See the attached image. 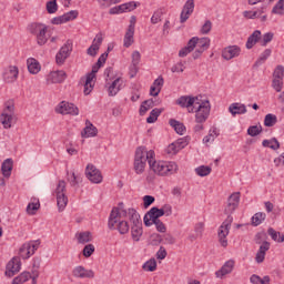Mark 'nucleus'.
<instances>
[{"label":"nucleus","mask_w":284,"mask_h":284,"mask_svg":"<svg viewBox=\"0 0 284 284\" xmlns=\"http://www.w3.org/2000/svg\"><path fill=\"white\" fill-rule=\"evenodd\" d=\"M78 243L80 245H85V243H91L92 241V233L90 231L80 232L77 234Z\"/></svg>","instance_id":"4c0bfd02"},{"label":"nucleus","mask_w":284,"mask_h":284,"mask_svg":"<svg viewBox=\"0 0 284 284\" xmlns=\"http://www.w3.org/2000/svg\"><path fill=\"white\" fill-rule=\"evenodd\" d=\"M216 136H219L216 130L210 131V133L206 136H204L203 143H212L214 139H216Z\"/></svg>","instance_id":"69168bd1"},{"label":"nucleus","mask_w":284,"mask_h":284,"mask_svg":"<svg viewBox=\"0 0 284 284\" xmlns=\"http://www.w3.org/2000/svg\"><path fill=\"white\" fill-rule=\"evenodd\" d=\"M100 69H101V67H99V64L95 63L92 67L91 72L87 74L85 82H84V90H83L85 97H88V94H90V92H92V90H94V84H92V81H94V79H97V72H99Z\"/></svg>","instance_id":"9b49d317"},{"label":"nucleus","mask_w":284,"mask_h":284,"mask_svg":"<svg viewBox=\"0 0 284 284\" xmlns=\"http://www.w3.org/2000/svg\"><path fill=\"white\" fill-rule=\"evenodd\" d=\"M169 125H171V128L174 129L176 134H180V135L185 134V124L181 123L180 121H178L175 119H171L169 121Z\"/></svg>","instance_id":"e433bc0d"},{"label":"nucleus","mask_w":284,"mask_h":284,"mask_svg":"<svg viewBox=\"0 0 284 284\" xmlns=\"http://www.w3.org/2000/svg\"><path fill=\"white\" fill-rule=\"evenodd\" d=\"M139 63H141V52L139 51H133L132 53V64H131V77H135L136 72H139Z\"/></svg>","instance_id":"473e14b6"},{"label":"nucleus","mask_w":284,"mask_h":284,"mask_svg":"<svg viewBox=\"0 0 284 284\" xmlns=\"http://www.w3.org/2000/svg\"><path fill=\"white\" fill-rule=\"evenodd\" d=\"M131 236L133 241H141V236H143V224H133L131 226Z\"/></svg>","instance_id":"72a5a7b5"},{"label":"nucleus","mask_w":284,"mask_h":284,"mask_svg":"<svg viewBox=\"0 0 284 284\" xmlns=\"http://www.w3.org/2000/svg\"><path fill=\"white\" fill-rule=\"evenodd\" d=\"M82 254L85 258H90L94 254V246L92 244H88L84 246Z\"/></svg>","instance_id":"bf43d9fd"},{"label":"nucleus","mask_w":284,"mask_h":284,"mask_svg":"<svg viewBox=\"0 0 284 284\" xmlns=\"http://www.w3.org/2000/svg\"><path fill=\"white\" fill-rule=\"evenodd\" d=\"M102 43H103V37L101 34H97L92 44L87 50V54H89V57H97Z\"/></svg>","instance_id":"aec40b11"},{"label":"nucleus","mask_w":284,"mask_h":284,"mask_svg":"<svg viewBox=\"0 0 284 284\" xmlns=\"http://www.w3.org/2000/svg\"><path fill=\"white\" fill-rule=\"evenodd\" d=\"M261 41V30H255L246 41V50H252Z\"/></svg>","instance_id":"c756f323"},{"label":"nucleus","mask_w":284,"mask_h":284,"mask_svg":"<svg viewBox=\"0 0 284 284\" xmlns=\"http://www.w3.org/2000/svg\"><path fill=\"white\" fill-rule=\"evenodd\" d=\"M240 54L241 48H239V45L227 47L222 52V57L225 59V61H231V59H235V57H239Z\"/></svg>","instance_id":"4be33fe9"},{"label":"nucleus","mask_w":284,"mask_h":284,"mask_svg":"<svg viewBox=\"0 0 284 284\" xmlns=\"http://www.w3.org/2000/svg\"><path fill=\"white\" fill-rule=\"evenodd\" d=\"M186 145H187V141L183 139H179L178 141L171 143L168 146L166 152L168 154H179V152H181V150H183V148H185Z\"/></svg>","instance_id":"5701e85b"},{"label":"nucleus","mask_w":284,"mask_h":284,"mask_svg":"<svg viewBox=\"0 0 284 284\" xmlns=\"http://www.w3.org/2000/svg\"><path fill=\"white\" fill-rule=\"evenodd\" d=\"M273 14H280L283 17L284 14V0H278L277 3L272 9Z\"/></svg>","instance_id":"09e8293b"},{"label":"nucleus","mask_w":284,"mask_h":284,"mask_svg":"<svg viewBox=\"0 0 284 284\" xmlns=\"http://www.w3.org/2000/svg\"><path fill=\"white\" fill-rule=\"evenodd\" d=\"M275 123H278V118L275 114L268 113L265 115L264 118L265 128H274Z\"/></svg>","instance_id":"a19ab883"},{"label":"nucleus","mask_w":284,"mask_h":284,"mask_svg":"<svg viewBox=\"0 0 284 284\" xmlns=\"http://www.w3.org/2000/svg\"><path fill=\"white\" fill-rule=\"evenodd\" d=\"M28 30L30 34L36 38V41L39 45H45V43H48V39H50V36H48L47 24H43L41 22H33L28 26Z\"/></svg>","instance_id":"20e7f679"},{"label":"nucleus","mask_w":284,"mask_h":284,"mask_svg":"<svg viewBox=\"0 0 284 284\" xmlns=\"http://www.w3.org/2000/svg\"><path fill=\"white\" fill-rule=\"evenodd\" d=\"M272 39H274V33H272V32L265 33L261 41L262 48H265L267 45V43H271Z\"/></svg>","instance_id":"680f3d73"},{"label":"nucleus","mask_w":284,"mask_h":284,"mask_svg":"<svg viewBox=\"0 0 284 284\" xmlns=\"http://www.w3.org/2000/svg\"><path fill=\"white\" fill-rule=\"evenodd\" d=\"M27 65L30 74H39V72H41V64L34 58H29L27 60Z\"/></svg>","instance_id":"2f4dec72"},{"label":"nucleus","mask_w":284,"mask_h":284,"mask_svg":"<svg viewBox=\"0 0 284 284\" xmlns=\"http://www.w3.org/2000/svg\"><path fill=\"white\" fill-rule=\"evenodd\" d=\"M30 278H32V274L30 272H22L20 275L13 278L12 284L28 283Z\"/></svg>","instance_id":"58836bf2"},{"label":"nucleus","mask_w":284,"mask_h":284,"mask_svg":"<svg viewBox=\"0 0 284 284\" xmlns=\"http://www.w3.org/2000/svg\"><path fill=\"white\" fill-rule=\"evenodd\" d=\"M234 270V260H229L224 263V265L215 272V276L217 278H223V276H227V274H232Z\"/></svg>","instance_id":"b1692460"},{"label":"nucleus","mask_w":284,"mask_h":284,"mask_svg":"<svg viewBox=\"0 0 284 284\" xmlns=\"http://www.w3.org/2000/svg\"><path fill=\"white\" fill-rule=\"evenodd\" d=\"M134 43V23H130L124 36V48H130Z\"/></svg>","instance_id":"c85d7f7f"},{"label":"nucleus","mask_w":284,"mask_h":284,"mask_svg":"<svg viewBox=\"0 0 284 284\" xmlns=\"http://www.w3.org/2000/svg\"><path fill=\"white\" fill-rule=\"evenodd\" d=\"M116 230L120 234H128L130 232V224H128V221H120Z\"/></svg>","instance_id":"3c124183"},{"label":"nucleus","mask_w":284,"mask_h":284,"mask_svg":"<svg viewBox=\"0 0 284 284\" xmlns=\"http://www.w3.org/2000/svg\"><path fill=\"white\" fill-rule=\"evenodd\" d=\"M14 119V102L9 100L4 104V110L0 115V121L4 130H10L12 128V120Z\"/></svg>","instance_id":"423d86ee"},{"label":"nucleus","mask_w":284,"mask_h":284,"mask_svg":"<svg viewBox=\"0 0 284 284\" xmlns=\"http://www.w3.org/2000/svg\"><path fill=\"white\" fill-rule=\"evenodd\" d=\"M211 31H212V21L206 20L201 28V32L202 34H210Z\"/></svg>","instance_id":"338daca9"},{"label":"nucleus","mask_w":284,"mask_h":284,"mask_svg":"<svg viewBox=\"0 0 284 284\" xmlns=\"http://www.w3.org/2000/svg\"><path fill=\"white\" fill-rule=\"evenodd\" d=\"M196 47L199 50H202V52H205L210 48V38H197Z\"/></svg>","instance_id":"49530a36"},{"label":"nucleus","mask_w":284,"mask_h":284,"mask_svg":"<svg viewBox=\"0 0 284 284\" xmlns=\"http://www.w3.org/2000/svg\"><path fill=\"white\" fill-rule=\"evenodd\" d=\"M39 245H41V240L24 243L19 251L21 258H30V256H32L39 250Z\"/></svg>","instance_id":"1a4fd4ad"},{"label":"nucleus","mask_w":284,"mask_h":284,"mask_svg":"<svg viewBox=\"0 0 284 284\" xmlns=\"http://www.w3.org/2000/svg\"><path fill=\"white\" fill-rule=\"evenodd\" d=\"M142 267L145 272H154L156 270V260L151 258L146 261Z\"/></svg>","instance_id":"8fccbe9b"},{"label":"nucleus","mask_w":284,"mask_h":284,"mask_svg":"<svg viewBox=\"0 0 284 284\" xmlns=\"http://www.w3.org/2000/svg\"><path fill=\"white\" fill-rule=\"evenodd\" d=\"M68 181H69L71 187H77V185H79V183H81V176L77 175V173L72 172L71 176L68 178Z\"/></svg>","instance_id":"5fc2aeb1"},{"label":"nucleus","mask_w":284,"mask_h":284,"mask_svg":"<svg viewBox=\"0 0 284 284\" xmlns=\"http://www.w3.org/2000/svg\"><path fill=\"white\" fill-rule=\"evenodd\" d=\"M97 134H99V129H97V126H94V124H92V122H90V120H87L85 128L81 132V136L83 139H90L92 136H97Z\"/></svg>","instance_id":"412c9836"},{"label":"nucleus","mask_w":284,"mask_h":284,"mask_svg":"<svg viewBox=\"0 0 284 284\" xmlns=\"http://www.w3.org/2000/svg\"><path fill=\"white\" fill-rule=\"evenodd\" d=\"M63 16H64V20L68 23V21H74V19H77V17H79V11L71 10V11L64 13Z\"/></svg>","instance_id":"0e129e2a"},{"label":"nucleus","mask_w":284,"mask_h":284,"mask_svg":"<svg viewBox=\"0 0 284 284\" xmlns=\"http://www.w3.org/2000/svg\"><path fill=\"white\" fill-rule=\"evenodd\" d=\"M134 170L136 174H143L145 172V164L134 159Z\"/></svg>","instance_id":"13d9d810"},{"label":"nucleus","mask_w":284,"mask_h":284,"mask_svg":"<svg viewBox=\"0 0 284 284\" xmlns=\"http://www.w3.org/2000/svg\"><path fill=\"white\" fill-rule=\"evenodd\" d=\"M270 57H272V49H265L255 61L253 68H261V65H263V63H265V60L270 59Z\"/></svg>","instance_id":"f704fd0d"},{"label":"nucleus","mask_w":284,"mask_h":284,"mask_svg":"<svg viewBox=\"0 0 284 284\" xmlns=\"http://www.w3.org/2000/svg\"><path fill=\"white\" fill-rule=\"evenodd\" d=\"M229 112H231L232 116H236V114H246L247 106H245V104L235 102L229 106Z\"/></svg>","instance_id":"cd10ccee"},{"label":"nucleus","mask_w":284,"mask_h":284,"mask_svg":"<svg viewBox=\"0 0 284 284\" xmlns=\"http://www.w3.org/2000/svg\"><path fill=\"white\" fill-rule=\"evenodd\" d=\"M194 12V0H187L182 9V12L180 14V23H185L187 19H190V16Z\"/></svg>","instance_id":"6ab92c4d"},{"label":"nucleus","mask_w":284,"mask_h":284,"mask_svg":"<svg viewBox=\"0 0 284 284\" xmlns=\"http://www.w3.org/2000/svg\"><path fill=\"white\" fill-rule=\"evenodd\" d=\"M241 202V192L232 193L227 199V205L224 210L225 214H229L224 222L221 224L217 231L219 243L222 247H227V236L230 234V230L232 227V223L234 217L232 215L236 207H239V203Z\"/></svg>","instance_id":"f257e3e1"},{"label":"nucleus","mask_w":284,"mask_h":284,"mask_svg":"<svg viewBox=\"0 0 284 284\" xmlns=\"http://www.w3.org/2000/svg\"><path fill=\"white\" fill-rule=\"evenodd\" d=\"M123 85V79L116 78L108 87L109 97H116L121 92V87Z\"/></svg>","instance_id":"a878e982"},{"label":"nucleus","mask_w":284,"mask_h":284,"mask_svg":"<svg viewBox=\"0 0 284 284\" xmlns=\"http://www.w3.org/2000/svg\"><path fill=\"white\" fill-rule=\"evenodd\" d=\"M263 148H270L271 150H278L281 148V143L276 138H272L271 140H263Z\"/></svg>","instance_id":"ea45409f"},{"label":"nucleus","mask_w":284,"mask_h":284,"mask_svg":"<svg viewBox=\"0 0 284 284\" xmlns=\"http://www.w3.org/2000/svg\"><path fill=\"white\" fill-rule=\"evenodd\" d=\"M129 220L131 221L132 225H141L143 222H141V215L134 210V209H129L128 211L122 210L119 212V209H113L111 211L110 217H109V230H114V226L119 223V216H128Z\"/></svg>","instance_id":"f03ea898"},{"label":"nucleus","mask_w":284,"mask_h":284,"mask_svg":"<svg viewBox=\"0 0 284 284\" xmlns=\"http://www.w3.org/2000/svg\"><path fill=\"white\" fill-rule=\"evenodd\" d=\"M68 79L65 71H52L47 75V84L52 85V83H63Z\"/></svg>","instance_id":"f3484780"},{"label":"nucleus","mask_w":284,"mask_h":284,"mask_svg":"<svg viewBox=\"0 0 284 284\" xmlns=\"http://www.w3.org/2000/svg\"><path fill=\"white\" fill-rule=\"evenodd\" d=\"M195 174H197V176H210V174H212V168L205 165L197 166Z\"/></svg>","instance_id":"a18cd8bd"},{"label":"nucleus","mask_w":284,"mask_h":284,"mask_svg":"<svg viewBox=\"0 0 284 284\" xmlns=\"http://www.w3.org/2000/svg\"><path fill=\"white\" fill-rule=\"evenodd\" d=\"M272 88L275 92H281L283 90V79L273 78Z\"/></svg>","instance_id":"6e6d98bb"},{"label":"nucleus","mask_w":284,"mask_h":284,"mask_svg":"<svg viewBox=\"0 0 284 284\" xmlns=\"http://www.w3.org/2000/svg\"><path fill=\"white\" fill-rule=\"evenodd\" d=\"M268 251H270V242L264 241L261 244V246L255 255L256 263H263V261H265V254H267Z\"/></svg>","instance_id":"bb28decb"},{"label":"nucleus","mask_w":284,"mask_h":284,"mask_svg":"<svg viewBox=\"0 0 284 284\" xmlns=\"http://www.w3.org/2000/svg\"><path fill=\"white\" fill-rule=\"evenodd\" d=\"M210 101L205 100L202 101L199 99V104L196 106H192L189 109V112L194 113L195 112V123H205L210 116Z\"/></svg>","instance_id":"39448f33"},{"label":"nucleus","mask_w":284,"mask_h":284,"mask_svg":"<svg viewBox=\"0 0 284 284\" xmlns=\"http://www.w3.org/2000/svg\"><path fill=\"white\" fill-rule=\"evenodd\" d=\"M72 53V41L68 40L59 50V52L55 55V63L58 65H63L65 63V60L70 54Z\"/></svg>","instance_id":"9d476101"},{"label":"nucleus","mask_w":284,"mask_h":284,"mask_svg":"<svg viewBox=\"0 0 284 284\" xmlns=\"http://www.w3.org/2000/svg\"><path fill=\"white\" fill-rule=\"evenodd\" d=\"M176 104L180 105V108L192 110V108L199 105V97L182 95L176 100Z\"/></svg>","instance_id":"2eb2a0df"},{"label":"nucleus","mask_w":284,"mask_h":284,"mask_svg":"<svg viewBox=\"0 0 284 284\" xmlns=\"http://www.w3.org/2000/svg\"><path fill=\"white\" fill-rule=\"evenodd\" d=\"M161 109H153L150 112V116L146 119V123H156L159 116H161Z\"/></svg>","instance_id":"de8ad7c7"},{"label":"nucleus","mask_w":284,"mask_h":284,"mask_svg":"<svg viewBox=\"0 0 284 284\" xmlns=\"http://www.w3.org/2000/svg\"><path fill=\"white\" fill-rule=\"evenodd\" d=\"M72 276L74 278H94V271L78 265L72 270Z\"/></svg>","instance_id":"a211bd4d"},{"label":"nucleus","mask_w":284,"mask_h":284,"mask_svg":"<svg viewBox=\"0 0 284 284\" xmlns=\"http://www.w3.org/2000/svg\"><path fill=\"white\" fill-rule=\"evenodd\" d=\"M150 168L153 170L154 174H158V176H172V174L179 172V165L175 164V162H156L153 160Z\"/></svg>","instance_id":"7ed1b4c3"},{"label":"nucleus","mask_w":284,"mask_h":284,"mask_svg":"<svg viewBox=\"0 0 284 284\" xmlns=\"http://www.w3.org/2000/svg\"><path fill=\"white\" fill-rule=\"evenodd\" d=\"M144 225L146 227L155 225L156 231L162 233V234H165V232H168V227L165 226V224L161 220L150 221V217H148V215H144Z\"/></svg>","instance_id":"393cba45"},{"label":"nucleus","mask_w":284,"mask_h":284,"mask_svg":"<svg viewBox=\"0 0 284 284\" xmlns=\"http://www.w3.org/2000/svg\"><path fill=\"white\" fill-rule=\"evenodd\" d=\"M59 10V6L57 4V0H51L47 2V12L49 14H54Z\"/></svg>","instance_id":"864d4df0"},{"label":"nucleus","mask_w":284,"mask_h":284,"mask_svg":"<svg viewBox=\"0 0 284 284\" xmlns=\"http://www.w3.org/2000/svg\"><path fill=\"white\" fill-rule=\"evenodd\" d=\"M65 181L60 180L54 191L59 212H63L68 206V195H65Z\"/></svg>","instance_id":"0eeeda50"},{"label":"nucleus","mask_w":284,"mask_h":284,"mask_svg":"<svg viewBox=\"0 0 284 284\" xmlns=\"http://www.w3.org/2000/svg\"><path fill=\"white\" fill-rule=\"evenodd\" d=\"M265 219H267V215L265 213L263 212L255 213L252 217V225H254V227H258V225H261V223H263Z\"/></svg>","instance_id":"37998d69"},{"label":"nucleus","mask_w":284,"mask_h":284,"mask_svg":"<svg viewBox=\"0 0 284 284\" xmlns=\"http://www.w3.org/2000/svg\"><path fill=\"white\" fill-rule=\"evenodd\" d=\"M273 79H284V67L278 64L273 71Z\"/></svg>","instance_id":"4d7b16f0"},{"label":"nucleus","mask_w":284,"mask_h":284,"mask_svg":"<svg viewBox=\"0 0 284 284\" xmlns=\"http://www.w3.org/2000/svg\"><path fill=\"white\" fill-rule=\"evenodd\" d=\"M18 272H21V260L19 257H13L8 262L4 274L6 276H9V278H12Z\"/></svg>","instance_id":"dca6fc26"},{"label":"nucleus","mask_w":284,"mask_h":284,"mask_svg":"<svg viewBox=\"0 0 284 284\" xmlns=\"http://www.w3.org/2000/svg\"><path fill=\"white\" fill-rule=\"evenodd\" d=\"M85 175L91 183H101L103 181V175H101V171L97 169L93 164H88L85 169Z\"/></svg>","instance_id":"4468645a"},{"label":"nucleus","mask_w":284,"mask_h":284,"mask_svg":"<svg viewBox=\"0 0 284 284\" xmlns=\"http://www.w3.org/2000/svg\"><path fill=\"white\" fill-rule=\"evenodd\" d=\"M39 207H41V204L38 203H29L27 206V212L28 214H34V212H37V210H39Z\"/></svg>","instance_id":"774afa93"},{"label":"nucleus","mask_w":284,"mask_h":284,"mask_svg":"<svg viewBox=\"0 0 284 284\" xmlns=\"http://www.w3.org/2000/svg\"><path fill=\"white\" fill-rule=\"evenodd\" d=\"M163 243V236L159 233H153L151 235V245H161Z\"/></svg>","instance_id":"e2e57ef3"},{"label":"nucleus","mask_w":284,"mask_h":284,"mask_svg":"<svg viewBox=\"0 0 284 284\" xmlns=\"http://www.w3.org/2000/svg\"><path fill=\"white\" fill-rule=\"evenodd\" d=\"M4 83H14L19 79V68L17 65H9L2 73Z\"/></svg>","instance_id":"ddd939ff"},{"label":"nucleus","mask_w":284,"mask_h":284,"mask_svg":"<svg viewBox=\"0 0 284 284\" xmlns=\"http://www.w3.org/2000/svg\"><path fill=\"white\" fill-rule=\"evenodd\" d=\"M12 159H7L3 161L1 166V172L6 179H9L12 174Z\"/></svg>","instance_id":"c9c22d12"},{"label":"nucleus","mask_w":284,"mask_h":284,"mask_svg":"<svg viewBox=\"0 0 284 284\" xmlns=\"http://www.w3.org/2000/svg\"><path fill=\"white\" fill-rule=\"evenodd\" d=\"M166 10L164 7L159 8L158 10L154 11L153 16L151 17V23L156 24L161 22V17L165 14Z\"/></svg>","instance_id":"79ce46f5"},{"label":"nucleus","mask_w":284,"mask_h":284,"mask_svg":"<svg viewBox=\"0 0 284 284\" xmlns=\"http://www.w3.org/2000/svg\"><path fill=\"white\" fill-rule=\"evenodd\" d=\"M154 151L148 149L145 146H139L135 150V161H140L144 163L145 165L149 163L150 168L152 166V163L154 162Z\"/></svg>","instance_id":"6e6552de"},{"label":"nucleus","mask_w":284,"mask_h":284,"mask_svg":"<svg viewBox=\"0 0 284 284\" xmlns=\"http://www.w3.org/2000/svg\"><path fill=\"white\" fill-rule=\"evenodd\" d=\"M58 114H71L72 116H79V108L73 103L62 101L57 108Z\"/></svg>","instance_id":"f8f14e48"},{"label":"nucleus","mask_w":284,"mask_h":284,"mask_svg":"<svg viewBox=\"0 0 284 284\" xmlns=\"http://www.w3.org/2000/svg\"><path fill=\"white\" fill-rule=\"evenodd\" d=\"M263 132V126L252 125L247 129L248 136H258Z\"/></svg>","instance_id":"603ef678"},{"label":"nucleus","mask_w":284,"mask_h":284,"mask_svg":"<svg viewBox=\"0 0 284 284\" xmlns=\"http://www.w3.org/2000/svg\"><path fill=\"white\" fill-rule=\"evenodd\" d=\"M162 243H164V245H174V243H176V239L172 236V234H164L162 236Z\"/></svg>","instance_id":"052dcab7"},{"label":"nucleus","mask_w":284,"mask_h":284,"mask_svg":"<svg viewBox=\"0 0 284 284\" xmlns=\"http://www.w3.org/2000/svg\"><path fill=\"white\" fill-rule=\"evenodd\" d=\"M250 282L252 284H270V276L268 275H265L264 277H261L256 274H253L251 277H250Z\"/></svg>","instance_id":"c03bdc74"},{"label":"nucleus","mask_w":284,"mask_h":284,"mask_svg":"<svg viewBox=\"0 0 284 284\" xmlns=\"http://www.w3.org/2000/svg\"><path fill=\"white\" fill-rule=\"evenodd\" d=\"M150 221H160L161 216H165V210L153 206L146 214Z\"/></svg>","instance_id":"7c9ffc66"}]
</instances>
